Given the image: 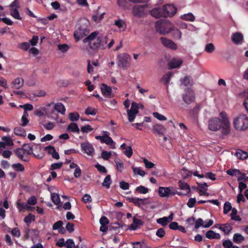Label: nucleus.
I'll return each mask as SVG.
<instances>
[{
	"label": "nucleus",
	"instance_id": "nucleus-1",
	"mask_svg": "<svg viewBox=\"0 0 248 248\" xmlns=\"http://www.w3.org/2000/svg\"><path fill=\"white\" fill-rule=\"evenodd\" d=\"M219 116L221 119L213 117L209 120L208 128L213 131L221 129L223 135H228L230 133L231 124L227 115L223 111L220 113Z\"/></svg>",
	"mask_w": 248,
	"mask_h": 248
},
{
	"label": "nucleus",
	"instance_id": "nucleus-2",
	"mask_svg": "<svg viewBox=\"0 0 248 248\" xmlns=\"http://www.w3.org/2000/svg\"><path fill=\"white\" fill-rule=\"evenodd\" d=\"M84 43H88L90 48L97 51L99 48L105 49L107 47L108 37L107 36L99 35L97 31L92 32L83 40Z\"/></svg>",
	"mask_w": 248,
	"mask_h": 248
},
{
	"label": "nucleus",
	"instance_id": "nucleus-3",
	"mask_svg": "<svg viewBox=\"0 0 248 248\" xmlns=\"http://www.w3.org/2000/svg\"><path fill=\"white\" fill-rule=\"evenodd\" d=\"M233 124L236 130H246L248 128V117L245 114H240L234 119Z\"/></svg>",
	"mask_w": 248,
	"mask_h": 248
},
{
	"label": "nucleus",
	"instance_id": "nucleus-4",
	"mask_svg": "<svg viewBox=\"0 0 248 248\" xmlns=\"http://www.w3.org/2000/svg\"><path fill=\"white\" fill-rule=\"evenodd\" d=\"M170 22L167 20H158L155 23V28L156 31L161 34L165 35L170 32V28H168V24Z\"/></svg>",
	"mask_w": 248,
	"mask_h": 248
},
{
	"label": "nucleus",
	"instance_id": "nucleus-5",
	"mask_svg": "<svg viewBox=\"0 0 248 248\" xmlns=\"http://www.w3.org/2000/svg\"><path fill=\"white\" fill-rule=\"evenodd\" d=\"M90 32V30L86 25H80L76 30L74 33V36L76 41L78 42L80 39L87 35Z\"/></svg>",
	"mask_w": 248,
	"mask_h": 248
},
{
	"label": "nucleus",
	"instance_id": "nucleus-6",
	"mask_svg": "<svg viewBox=\"0 0 248 248\" xmlns=\"http://www.w3.org/2000/svg\"><path fill=\"white\" fill-rule=\"evenodd\" d=\"M117 63L121 68H125L128 66L129 62L131 61V56L127 53H120L117 55Z\"/></svg>",
	"mask_w": 248,
	"mask_h": 248
},
{
	"label": "nucleus",
	"instance_id": "nucleus-7",
	"mask_svg": "<svg viewBox=\"0 0 248 248\" xmlns=\"http://www.w3.org/2000/svg\"><path fill=\"white\" fill-rule=\"evenodd\" d=\"M159 195L161 197H169L175 195V190L173 187L160 186L158 189Z\"/></svg>",
	"mask_w": 248,
	"mask_h": 248
},
{
	"label": "nucleus",
	"instance_id": "nucleus-8",
	"mask_svg": "<svg viewBox=\"0 0 248 248\" xmlns=\"http://www.w3.org/2000/svg\"><path fill=\"white\" fill-rule=\"evenodd\" d=\"M162 9L164 12V17L173 16L177 11L176 8L172 4H166L163 6Z\"/></svg>",
	"mask_w": 248,
	"mask_h": 248
},
{
	"label": "nucleus",
	"instance_id": "nucleus-9",
	"mask_svg": "<svg viewBox=\"0 0 248 248\" xmlns=\"http://www.w3.org/2000/svg\"><path fill=\"white\" fill-rule=\"evenodd\" d=\"M186 93L183 95L182 98L183 101L187 104H190L195 100V95L193 91L187 88L186 90Z\"/></svg>",
	"mask_w": 248,
	"mask_h": 248
},
{
	"label": "nucleus",
	"instance_id": "nucleus-10",
	"mask_svg": "<svg viewBox=\"0 0 248 248\" xmlns=\"http://www.w3.org/2000/svg\"><path fill=\"white\" fill-rule=\"evenodd\" d=\"M81 151L89 156H93L94 155V149L92 145L89 142H85L80 144Z\"/></svg>",
	"mask_w": 248,
	"mask_h": 248
},
{
	"label": "nucleus",
	"instance_id": "nucleus-11",
	"mask_svg": "<svg viewBox=\"0 0 248 248\" xmlns=\"http://www.w3.org/2000/svg\"><path fill=\"white\" fill-rule=\"evenodd\" d=\"M160 41L163 46L171 50H175L177 49V45L172 40L165 37H161Z\"/></svg>",
	"mask_w": 248,
	"mask_h": 248
},
{
	"label": "nucleus",
	"instance_id": "nucleus-12",
	"mask_svg": "<svg viewBox=\"0 0 248 248\" xmlns=\"http://www.w3.org/2000/svg\"><path fill=\"white\" fill-rule=\"evenodd\" d=\"M146 6V5L134 6L132 9L133 15L138 17L143 16L145 15V7Z\"/></svg>",
	"mask_w": 248,
	"mask_h": 248
},
{
	"label": "nucleus",
	"instance_id": "nucleus-13",
	"mask_svg": "<svg viewBox=\"0 0 248 248\" xmlns=\"http://www.w3.org/2000/svg\"><path fill=\"white\" fill-rule=\"evenodd\" d=\"M205 224H204L203 219L201 218H199L197 220L195 221V228L198 229L201 226H202L204 228H208L210 227L214 223L212 219H209L207 221H205Z\"/></svg>",
	"mask_w": 248,
	"mask_h": 248
},
{
	"label": "nucleus",
	"instance_id": "nucleus-14",
	"mask_svg": "<svg viewBox=\"0 0 248 248\" xmlns=\"http://www.w3.org/2000/svg\"><path fill=\"white\" fill-rule=\"evenodd\" d=\"M128 201L130 202H132L134 204V205L139 208L141 207V205H145L148 203V202H145L146 201L148 200L147 198L141 199L140 198H134L131 197L128 198Z\"/></svg>",
	"mask_w": 248,
	"mask_h": 248
},
{
	"label": "nucleus",
	"instance_id": "nucleus-15",
	"mask_svg": "<svg viewBox=\"0 0 248 248\" xmlns=\"http://www.w3.org/2000/svg\"><path fill=\"white\" fill-rule=\"evenodd\" d=\"M101 90L102 94L106 97L111 98L113 96L112 90L110 87L108 86L105 83L101 85Z\"/></svg>",
	"mask_w": 248,
	"mask_h": 248
},
{
	"label": "nucleus",
	"instance_id": "nucleus-16",
	"mask_svg": "<svg viewBox=\"0 0 248 248\" xmlns=\"http://www.w3.org/2000/svg\"><path fill=\"white\" fill-rule=\"evenodd\" d=\"M109 133L108 131H103V140L101 143H105L110 145L112 149L115 148V142L112 140L111 137H109Z\"/></svg>",
	"mask_w": 248,
	"mask_h": 248
},
{
	"label": "nucleus",
	"instance_id": "nucleus-17",
	"mask_svg": "<svg viewBox=\"0 0 248 248\" xmlns=\"http://www.w3.org/2000/svg\"><path fill=\"white\" fill-rule=\"evenodd\" d=\"M24 81L21 78H17L11 82V88L15 89H19L24 85Z\"/></svg>",
	"mask_w": 248,
	"mask_h": 248
},
{
	"label": "nucleus",
	"instance_id": "nucleus-18",
	"mask_svg": "<svg viewBox=\"0 0 248 248\" xmlns=\"http://www.w3.org/2000/svg\"><path fill=\"white\" fill-rule=\"evenodd\" d=\"M150 13L152 16L156 18L164 17V12H163L162 8H155L150 11Z\"/></svg>",
	"mask_w": 248,
	"mask_h": 248
},
{
	"label": "nucleus",
	"instance_id": "nucleus-19",
	"mask_svg": "<svg viewBox=\"0 0 248 248\" xmlns=\"http://www.w3.org/2000/svg\"><path fill=\"white\" fill-rule=\"evenodd\" d=\"M183 61L181 59H172L168 63L170 69L179 67L182 64Z\"/></svg>",
	"mask_w": 248,
	"mask_h": 248
},
{
	"label": "nucleus",
	"instance_id": "nucleus-20",
	"mask_svg": "<svg viewBox=\"0 0 248 248\" xmlns=\"http://www.w3.org/2000/svg\"><path fill=\"white\" fill-rule=\"evenodd\" d=\"M244 39L243 34L239 32L233 33L232 36V40L235 44H238L243 41Z\"/></svg>",
	"mask_w": 248,
	"mask_h": 248
},
{
	"label": "nucleus",
	"instance_id": "nucleus-21",
	"mask_svg": "<svg viewBox=\"0 0 248 248\" xmlns=\"http://www.w3.org/2000/svg\"><path fill=\"white\" fill-rule=\"evenodd\" d=\"M142 225L143 222L140 219H138L134 217L133 218V223L131 224L130 229L132 230L135 231Z\"/></svg>",
	"mask_w": 248,
	"mask_h": 248
},
{
	"label": "nucleus",
	"instance_id": "nucleus-22",
	"mask_svg": "<svg viewBox=\"0 0 248 248\" xmlns=\"http://www.w3.org/2000/svg\"><path fill=\"white\" fill-rule=\"evenodd\" d=\"M153 130L154 133H156L160 135H163L165 131V128L162 124H156L153 126Z\"/></svg>",
	"mask_w": 248,
	"mask_h": 248
},
{
	"label": "nucleus",
	"instance_id": "nucleus-23",
	"mask_svg": "<svg viewBox=\"0 0 248 248\" xmlns=\"http://www.w3.org/2000/svg\"><path fill=\"white\" fill-rule=\"evenodd\" d=\"M15 153L16 156L24 161H28V159L24 157V155L25 154L24 151L21 148H17L15 151Z\"/></svg>",
	"mask_w": 248,
	"mask_h": 248
},
{
	"label": "nucleus",
	"instance_id": "nucleus-24",
	"mask_svg": "<svg viewBox=\"0 0 248 248\" xmlns=\"http://www.w3.org/2000/svg\"><path fill=\"white\" fill-rule=\"evenodd\" d=\"M206 237L210 239H219L220 238V235L218 233H216L213 231H208L205 233Z\"/></svg>",
	"mask_w": 248,
	"mask_h": 248
},
{
	"label": "nucleus",
	"instance_id": "nucleus-25",
	"mask_svg": "<svg viewBox=\"0 0 248 248\" xmlns=\"http://www.w3.org/2000/svg\"><path fill=\"white\" fill-rule=\"evenodd\" d=\"M14 133L15 135L20 137H25L26 136V131L21 126L15 127L14 129Z\"/></svg>",
	"mask_w": 248,
	"mask_h": 248
},
{
	"label": "nucleus",
	"instance_id": "nucleus-26",
	"mask_svg": "<svg viewBox=\"0 0 248 248\" xmlns=\"http://www.w3.org/2000/svg\"><path fill=\"white\" fill-rule=\"evenodd\" d=\"M67 131H71L73 133H79V129L78 124L75 123H72L70 124L67 127Z\"/></svg>",
	"mask_w": 248,
	"mask_h": 248
},
{
	"label": "nucleus",
	"instance_id": "nucleus-27",
	"mask_svg": "<svg viewBox=\"0 0 248 248\" xmlns=\"http://www.w3.org/2000/svg\"><path fill=\"white\" fill-rule=\"evenodd\" d=\"M54 108L58 112L62 114H64L65 112V108L62 103H57L55 104Z\"/></svg>",
	"mask_w": 248,
	"mask_h": 248
},
{
	"label": "nucleus",
	"instance_id": "nucleus-28",
	"mask_svg": "<svg viewBox=\"0 0 248 248\" xmlns=\"http://www.w3.org/2000/svg\"><path fill=\"white\" fill-rule=\"evenodd\" d=\"M112 183L111 176L110 175H108L104 179V181L102 184L103 186L106 187L107 189H108L110 187V186Z\"/></svg>",
	"mask_w": 248,
	"mask_h": 248
},
{
	"label": "nucleus",
	"instance_id": "nucleus-29",
	"mask_svg": "<svg viewBox=\"0 0 248 248\" xmlns=\"http://www.w3.org/2000/svg\"><path fill=\"white\" fill-rule=\"evenodd\" d=\"M217 225H219L220 227H219V229L222 231L225 234H229V232L232 230V227L230 225H229L228 224H217Z\"/></svg>",
	"mask_w": 248,
	"mask_h": 248
},
{
	"label": "nucleus",
	"instance_id": "nucleus-30",
	"mask_svg": "<svg viewBox=\"0 0 248 248\" xmlns=\"http://www.w3.org/2000/svg\"><path fill=\"white\" fill-rule=\"evenodd\" d=\"M22 149L27 155H31L33 152V146L31 144H24Z\"/></svg>",
	"mask_w": 248,
	"mask_h": 248
},
{
	"label": "nucleus",
	"instance_id": "nucleus-31",
	"mask_svg": "<svg viewBox=\"0 0 248 248\" xmlns=\"http://www.w3.org/2000/svg\"><path fill=\"white\" fill-rule=\"evenodd\" d=\"M131 2L130 0H117V4L119 7L125 9L129 6V2Z\"/></svg>",
	"mask_w": 248,
	"mask_h": 248
},
{
	"label": "nucleus",
	"instance_id": "nucleus-32",
	"mask_svg": "<svg viewBox=\"0 0 248 248\" xmlns=\"http://www.w3.org/2000/svg\"><path fill=\"white\" fill-rule=\"evenodd\" d=\"M10 14L14 18L16 19H22V18L20 16L19 12L16 8H11L10 10Z\"/></svg>",
	"mask_w": 248,
	"mask_h": 248
},
{
	"label": "nucleus",
	"instance_id": "nucleus-33",
	"mask_svg": "<svg viewBox=\"0 0 248 248\" xmlns=\"http://www.w3.org/2000/svg\"><path fill=\"white\" fill-rule=\"evenodd\" d=\"M12 168L16 171L22 172L24 171L25 168L24 166L20 163H15L12 165Z\"/></svg>",
	"mask_w": 248,
	"mask_h": 248
},
{
	"label": "nucleus",
	"instance_id": "nucleus-34",
	"mask_svg": "<svg viewBox=\"0 0 248 248\" xmlns=\"http://www.w3.org/2000/svg\"><path fill=\"white\" fill-rule=\"evenodd\" d=\"M35 220V216L30 213L26 216L24 219V221L29 226L31 221Z\"/></svg>",
	"mask_w": 248,
	"mask_h": 248
},
{
	"label": "nucleus",
	"instance_id": "nucleus-35",
	"mask_svg": "<svg viewBox=\"0 0 248 248\" xmlns=\"http://www.w3.org/2000/svg\"><path fill=\"white\" fill-rule=\"evenodd\" d=\"M244 240V237L240 233H235L233 235V240L236 243H240Z\"/></svg>",
	"mask_w": 248,
	"mask_h": 248
},
{
	"label": "nucleus",
	"instance_id": "nucleus-36",
	"mask_svg": "<svg viewBox=\"0 0 248 248\" xmlns=\"http://www.w3.org/2000/svg\"><path fill=\"white\" fill-rule=\"evenodd\" d=\"M227 174L232 176H237V175L241 174V172L238 169H229L226 171Z\"/></svg>",
	"mask_w": 248,
	"mask_h": 248
},
{
	"label": "nucleus",
	"instance_id": "nucleus-37",
	"mask_svg": "<svg viewBox=\"0 0 248 248\" xmlns=\"http://www.w3.org/2000/svg\"><path fill=\"white\" fill-rule=\"evenodd\" d=\"M171 76L172 73L169 72L162 77V80L164 81V84L166 86H168V84L170 81Z\"/></svg>",
	"mask_w": 248,
	"mask_h": 248
},
{
	"label": "nucleus",
	"instance_id": "nucleus-38",
	"mask_svg": "<svg viewBox=\"0 0 248 248\" xmlns=\"http://www.w3.org/2000/svg\"><path fill=\"white\" fill-rule=\"evenodd\" d=\"M181 81L182 83L186 86H191L192 85L193 80L189 76H186Z\"/></svg>",
	"mask_w": 248,
	"mask_h": 248
},
{
	"label": "nucleus",
	"instance_id": "nucleus-39",
	"mask_svg": "<svg viewBox=\"0 0 248 248\" xmlns=\"http://www.w3.org/2000/svg\"><path fill=\"white\" fill-rule=\"evenodd\" d=\"M51 199L53 203L58 205L60 202V198L58 194L53 193L51 194Z\"/></svg>",
	"mask_w": 248,
	"mask_h": 248
},
{
	"label": "nucleus",
	"instance_id": "nucleus-40",
	"mask_svg": "<svg viewBox=\"0 0 248 248\" xmlns=\"http://www.w3.org/2000/svg\"><path fill=\"white\" fill-rule=\"evenodd\" d=\"M68 117L72 122L77 121L79 118V114L78 112H71L69 114Z\"/></svg>",
	"mask_w": 248,
	"mask_h": 248
},
{
	"label": "nucleus",
	"instance_id": "nucleus-41",
	"mask_svg": "<svg viewBox=\"0 0 248 248\" xmlns=\"http://www.w3.org/2000/svg\"><path fill=\"white\" fill-rule=\"evenodd\" d=\"M172 36L176 40H180L182 37V32L178 30H174L172 32Z\"/></svg>",
	"mask_w": 248,
	"mask_h": 248
},
{
	"label": "nucleus",
	"instance_id": "nucleus-42",
	"mask_svg": "<svg viewBox=\"0 0 248 248\" xmlns=\"http://www.w3.org/2000/svg\"><path fill=\"white\" fill-rule=\"evenodd\" d=\"M136 192L140 194H146L148 192L149 189L143 186H140L135 189Z\"/></svg>",
	"mask_w": 248,
	"mask_h": 248
},
{
	"label": "nucleus",
	"instance_id": "nucleus-43",
	"mask_svg": "<svg viewBox=\"0 0 248 248\" xmlns=\"http://www.w3.org/2000/svg\"><path fill=\"white\" fill-rule=\"evenodd\" d=\"M132 168L134 174H138L143 177L146 174L144 170H141L140 168H136L132 167Z\"/></svg>",
	"mask_w": 248,
	"mask_h": 248
},
{
	"label": "nucleus",
	"instance_id": "nucleus-44",
	"mask_svg": "<svg viewBox=\"0 0 248 248\" xmlns=\"http://www.w3.org/2000/svg\"><path fill=\"white\" fill-rule=\"evenodd\" d=\"M97 112V110L91 107H88L85 111L86 115H95Z\"/></svg>",
	"mask_w": 248,
	"mask_h": 248
},
{
	"label": "nucleus",
	"instance_id": "nucleus-45",
	"mask_svg": "<svg viewBox=\"0 0 248 248\" xmlns=\"http://www.w3.org/2000/svg\"><path fill=\"white\" fill-rule=\"evenodd\" d=\"M139 107L138 104L135 102H133L131 104V107L130 109H128L127 110L137 114L139 112Z\"/></svg>",
	"mask_w": 248,
	"mask_h": 248
},
{
	"label": "nucleus",
	"instance_id": "nucleus-46",
	"mask_svg": "<svg viewBox=\"0 0 248 248\" xmlns=\"http://www.w3.org/2000/svg\"><path fill=\"white\" fill-rule=\"evenodd\" d=\"M182 18L184 20L189 21H194L195 19L194 15L191 13L183 15Z\"/></svg>",
	"mask_w": 248,
	"mask_h": 248
},
{
	"label": "nucleus",
	"instance_id": "nucleus-47",
	"mask_svg": "<svg viewBox=\"0 0 248 248\" xmlns=\"http://www.w3.org/2000/svg\"><path fill=\"white\" fill-rule=\"evenodd\" d=\"M232 209L231 204L229 202H226L223 207V213L224 214H228Z\"/></svg>",
	"mask_w": 248,
	"mask_h": 248
},
{
	"label": "nucleus",
	"instance_id": "nucleus-48",
	"mask_svg": "<svg viewBox=\"0 0 248 248\" xmlns=\"http://www.w3.org/2000/svg\"><path fill=\"white\" fill-rule=\"evenodd\" d=\"M93 128L89 124L85 125L81 127V131L84 133H88L91 132Z\"/></svg>",
	"mask_w": 248,
	"mask_h": 248
},
{
	"label": "nucleus",
	"instance_id": "nucleus-49",
	"mask_svg": "<svg viewBox=\"0 0 248 248\" xmlns=\"http://www.w3.org/2000/svg\"><path fill=\"white\" fill-rule=\"evenodd\" d=\"M156 222L157 223L161 224L163 226H166L168 223L166 217L158 218L156 220Z\"/></svg>",
	"mask_w": 248,
	"mask_h": 248
},
{
	"label": "nucleus",
	"instance_id": "nucleus-50",
	"mask_svg": "<svg viewBox=\"0 0 248 248\" xmlns=\"http://www.w3.org/2000/svg\"><path fill=\"white\" fill-rule=\"evenodd\" d=\"M215 50V46L212 43H208L205 46V50L208 53H212Z\"/></svg>",
	"mask_w": 248,
	"mask_h": 248
},
{
	"label": "nucleus",
	"instance_id": "nucleus-51",
	"mask_svg": "<svg viewBox=\"0 0 248 248\" xmlns=\"http://www.w3.org/2000/svg\"><path fill=\"white\" fill-rule=\"evenodd\" d=\"M19 47L25 51H27L30 47V44L28 42H23L19 44Z\"/></svg>",
	"mask_w": 248,
	"mask_h": 248
},
{
	"label": "nucleus",
	"instance_id": "nucleus-52",
	"mask_svg": "<svg viewBox=\"0 0 248 248\" xmlns=\"http://www.w3.org/2000/svg\"><path fill=\"white\" fill-rule=\"evenodd\" d=\"M179 186L181 189L182 190H186L188 189L190 191V187L189 185L186 183H183L182 181H180L179 182Z\"/></svg>",
	"mask_w": 248,
	"mask_h": 248
},
{
	"label": "nucleus",
	"instance_id": "nucleus-53",
	"mask_svg": "<svg viewBox=\"0 0 248 248\" xmlns=\"http://www.w3.org/2000/svg\"><path fill=\"white\" fill-rule=\"evenodd\" d=\"M65 247L67 248H73V247H75V243L73 239H68L66 240L65 244Z\"/></svg>",
	"mask_w": 248,
	"mask_h": 248
},
{
	"label": "nucleus",
	"instance_id": "nucleus-54",
	"mask_svg": "<svg viewBox=\"0 0 248 248\" xmlns=\"http://www.w3.org/2000/svg\"><path fill=\"white\" fill-rule=\"evenodd\" d=\"M37 203V199L34 196H32L29 198L27 201V204L29 205H34Z\"/></svg>",
	"mask_w": 248,
	"mask_h": 248
},
{
	"label": "nucleus",
	"instance_id": "nucleus-55",
	"mask_svg": "<svg viewBox=\"0 0 248 248\" xmlns=\"http://www.w3.org/2000/svg\"><path fill=\"white\" fill-rule=\"evenodd\" d=\"M63 222L61 220H59L55 222L53 225V229L54 230H58L59 229H60L61 227H62Z\"/></svg>",
	"mask_w": 248,
	"mask_h": 248
},
{
	"label": "nucleus",
	"instance_id": "nucleus-56",
	"mask_svg": "<svg viewBox=\"0 0 248 248\" xmlns=\"http://www.w3.org/2000/svg\"><path fill=\"white\" fill-rule=\"evenodd\" d=\"M196 202V200L195 198H190L189 199L187 203V205L188 207L191 208H193Z\"/></svg>",
	"mask_w": 248,
	"mask_h": 248
},
{
	"label": "nucleus",
	"instance_id": "nucleus-57",
	"mask_svg": "<svg viewBox=\"0 0 248 248\" xmlns=\"http://www.w3.org/2000/svg\"><path fill=\"white\" fill-rule=\"evenodd\" d=\"M165 230L163 228L158 229L156 232V235L160 238L163 237L165 236Z\"/></svg>",
	"mask_w": 248,
	"mask_h": 248
},
{
	"label": "nucleus",
	"instance_id": "nucleus-58",
	"mask_svg": "<svg viewBox=\"0 0 248 248\" xmlns=\"http://www.w3.org/2000/svg\"><path fill=\"white\" fill-rule=\"evenodd\" d=\"M143 162L145 164V166L147 169H151L155 166V164L151 162H149L146 158H143Z\"/></svg>",
	"mask_w": 248,
	"mask_h": 248
},
{
	"label": "nucleus",
	"instance_id": "nucleus-59",
	"mask_svg": "<svg viewBox=\"0 0 248 248\" xmlns=\"http://www.w3.org/2000/svg\"><path fill=\"white\" fill-rule=\"evenodd\" d=\"M153 116L155 118H156V119H157L158 120H160V121L166 120H167V118L165 116L160 114V113H159L157 112H154L153 113Z\"/></svg>",
	"mask_w": 248,
	"mask_h": 248
},
{
	"label": "nucleus",
	"instance_id": "nucleus-60",
	"mask_svg": "<svg viewBox=\"0 0 248 248\" xmlns=\"http://www.w3.org/2000/svg\"><path fill=\"white\" fill-rule=\"evenodd\" d=\"M111 156V153L106 151H103L101 153V157L104 160H108Z\"/></svg>",
	"mask_w": 248,
	"mask_h": 248
},
{
	"label": "nucleus",
	"instance_id": "nucleus-61",
	"mask_svg": "<svg viewBox=\"0 0 248 248\" xmlns=\"http://www.w3.org/2000/svg\"><path fill=\"white\" fill-rule=\"evenodd\" d=\"M2 140L5 142L7 145L12 146L14 144L12 139L9 137H3Z\"/></svg>",
	"mask_w": 248,
	"mask_h": 248
},
{
	"label": "nucleus",
	"instance_id": "nucleus-62",
	"mask_svg": "<svg viewBox=\"0 0 248 248\" xmlns=\"http://www.w3.org/2000/svg\"><path fill=\"white\" fill-rule=\"evenodd\" d=\"M99 222L101 225H108L109 223L108 219L105 216L102 217L100 219Z\"/></svg>",
	"mask_w": 248,
	"mask_h": 248
},
{
	"label": "nucleus",
	"instance_id": "nucleus-63",
	"mask_svg": "<svg viewBox=\"0 0 248 248\" xmlns=\"http://www.w3.org/2000/svg\"><path fill=\"white\" fill-rule=\"evenodd\" d=\"M58 47V49L60 50H61L62 52H65L69 49V46L66 44L59 45Z\"/></svg>",
	"mask_w": 248,
	"mask_h": 248
},
{
	"label": "nucleus",
	"instance_id": "nucleus-64",
	"mask_svg": "<svg viewBox=\"0 0 248 248\" xmlns=\"http://www.w3.org/2000/svg\"><path fill=\"white\" fill-rule=\"evenodd\" d=\"M124 154L128 157H130L133 154V150L131 146H127V148L124 152Z\"/></svg>",
	"mask_w": 248,
	"mask_h": 248
}]
</instances>
